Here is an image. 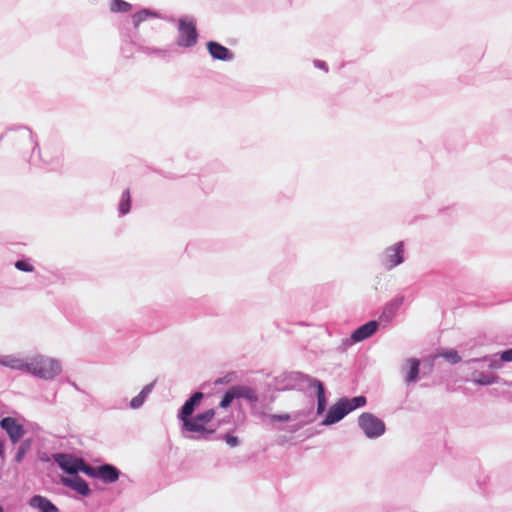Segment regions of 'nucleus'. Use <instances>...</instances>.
<instances>
[{
  "label": "nucleus",
  "mask_w": 512,
  "mask_h": 512,
  "mask_svg": "<svg viewBox=\"0 0 512 512\" xmlns=\"http://www.w3.org/2000/svg\"><path fill=\"white\" fill-rule=\"evenodd\" d=\"M215 409H207L203 412L196 414L197 420L201 421L204 425H207L215 416Z\"/></svg>",
  "instance_id": "32"
},
{
  "label": "nucleus",
  "mask_w": 512,
  "mask_h": 512,
  "mask_svg": "<svg viewBox=\"0 0 512 512\" xmlns=\"http://www.w3.org/2000/svg\"><path fill=\"white\" fill-rule=\"evenodd\" d=\"M79 473H83L85 474L86 476L92 478V479H97L98 480V477H99V465L97 466H92V465H89L85 462L84 459H82L81 461V464H80V468H79Z\"/></svg>",
  "instance_id": "28"
},
{
  "label": "nucleus",
  "mask_w": 512,
  "mask_h": 512,
  "mask_svg": "<svg viewBox=\"0 0 512 512\" xmlns=\"http://www.w3.org/2000/svg\"><path fill=\"white\" fill-rule=\"evenodd\" d=\"M139 49L148 55H157L163 59H169L172 56V53L169 49H160L148 46H141Z\"/></svg>",
  "instance_id": "27"
},
{
  "label": "nucleus",
  "mask_w": 512,
  "mask_h": 512,
  "mask_svg": "<svg viewBox=\"0 0 512 512\" xmlns=\"http://www.w3.org/2000/svg\"><path fill=\"white\" fill-rule=\"evenodd\" d=\"M206 49L213 60L230 62L234 59L233 51L217 41L206 42Z\"/></svg>",
  "instance_id": "11"
},
{
  "label": "nucleus",
  "mask_w": 512,
  "mask_h": 512,
  "mask_svg": "<svg viewBox=\"0 0 512 512\" xmlns=\"http://www.w3.org/2000/svg\"><path fill=\"white\" fill-rule=\"evenodd\" d=\"M132 205V198L130 189H125L120 197L119 203H118V213L119 216H125L127 215L131 210Z\"/></svg>",
  "instance_id": "24"
},
{
  "label": "nucleus",
  "mask_w": 512,
  "mask_h": 512,
  "mask_svg": "<svg viewBox=\"0 0 512 512\" xmlns=\"http://www.w3.org/2000/svg\"><path fill=\"white\" fill-rule=\"evenodd\" d=\"M15 268L22 272H33L34 266L28 259H19L15 262Z\"/></svg>",
  "instance_id": "33"
},
{
  "label": "nucleus",
  "mask_w": 512,
  "mask_h": 512,
  "mask_svg": "<svg viewBox=\"0 0 512 512\" xmlns=\"http://www.w3.org/2000/svg\"><path fill=\"white\" fill-rule=\"evenodd\" d=\"M52 458L66 474L73 476L79 473L82 458L74 457L68 453H54Z\"/></svg>",
  "instance_id": "9"
},
{
  "label": "nucleus",
  "mask_w": 512,
  "mask_h": 512,
  "mask_svg": "<svg viewBox=\"0 0 512 512\" xmlns=\"http://www.w3.org/2000/svg\"><path fill=\"white\" fill-rule=\"evenodd\" d=\"M178 37L176 44L182 48H191L197 44L199 34L196 21L192 17L182 16L178 20Z\"/></svg>",
  "instance_id": "5"
},
{
  "label": "nucleus",
  "mask_w": 512,
  "mask_h": 512,
  "mask_svg": "<svg viewBox=\"0 0 512 512\" xmlns=\"http://www.w3.org/2000/svg\"><path fill=\"white\" fill-rule=\"evenodd\" d=\"M32 444L33 439L31 437L23 439L17 448L13 461L18 464L21 463L28 451L31 449Z\"/></svg>",
  "instance_id": "25"
},
{
  "label": "nucleus",
  "mask_w": 512,
  "mask_h": 512,
  "mask_svg": "<svg viewBox=\"0 0 512 512\" xmlns=\"http://www.w3.org/2000/svg\"><path fill=\"white\" fill-rule=\"evenodd\" d=\"M134 38H136V34L134 36H131L130 42L135 43Z\"/></svg>",
  "instance_id": "44"
},
{
  "label": "nucleus",
  "mask_w": 512,
  "mask_h": 512,
  "mask_svg": "<svg viewBox=\"0 0 512 512\" xmlns=\"http://www.w3.org/2000/svg\"><path fill=\"white\" fill-rule=\"evenodd\" d=\"M495 356H501L502 361L512 362V347L504 351L498 352L497 354H495Z\"/></svg>",
  "instance_id": "38"
},
{
  "label": "nucleus",
  "mask_w": 512,
  "mask_h": 512,
  "mask_svg": "<svg viewBox=\"0 0 512 512\" xmlns=\"http://www.w3.org/2000/svg\"><path fill=\"white\" fill-rule=\"evenodd\" d=\"M234 400H236V395H235L233 387L231 386L223 394V396L219 402V407L222 409H227L232 405Z\"/></svg>",
  "instance_id": "30"
},
{
  "label": "nucleus",
  "mask_w": 512,
  "mask_h": 512,
  "mask_svg": "<svg viewBox=\"0 0 512 512\" xmlns=\"http://www.w3.org/2000/svg\"><path fill=\"white\" fill-rule=\"evenodd\" d=\"M222 439L230 446V447H236L239 445L240 443V440L237 436L231 434V433H226L223 435Z\"/></svg>",
  "instance_id": "36"
},
{
  "label": "nucleus",
  "mask_w": 512,
  "mask_h": 512,
  "mask_svg": "<svg viewBox=\"0 0 512 512\" xmlns=\"http://www.w3.org/2000/svg\"><path fill=\"white\" fill-rule=\"evenodd\" d=\"M61 484L80 494L82 497H89L92 490L88 482L78 474L61 478Z\"/></svg>",
  "instance_id": "10"
},
{
  "label": "nucleus",
  "mask_w": 512,
  "mask_h": 512,
  "mask_svg": "<svg viewBox=\"0 0 512 512\" xmlns=\"http://www.w3.org/2000/svg\"><path fill=\"white\" fill-rule=\"evenodd\" d=\"M62 371L61 363L53 358L37 355L30 362L29 374L44 379L52 380Z\"/></svg>",
  "instance_id": "3"
},
{
  "label": "nucleus",
  "mask_w": 512,
  "mask_h": 512,
  "mask_svg": "<svg viewBox=\"0 0 512 512\" xmlns=\"http://www.w3.org/2000/svg\"><path fill=\"white\" fill-rule=\"evenodd\" d=\"M160 13L151 8H142L138 12L132 15V23L135 30L139 28V25L149 18H160Z\"/></svg>",
  "instance_id": "21"
},
{
  "label": "nucleus",
  "mask_w": 512,
  "mask_h": 512,
  "mask_svg": "<svg viewBox=\"0 0 512 512\" xmlns=\"http://www.w3.org/2000/svg\"><path fill=\"white\" fill-rule=\"evenodd\" d=\"M405 246V241H398L386 247L379 255V261L387 271H391L405 262Z\"/></svg>",
  "instance_id": "6"
},
{
  "label": "nucleus",
  "mask_w": 512,
  "mask_h": 512,
  "mask_svg": "<svg viewBox=\"0 0 512 512\" xmlns=\"http://www.w3.org/2000/svg\"><path fill=\"white\" fill-rule=\"evenodd\" d=\"M358 426L369 439L379 438L386 431L384 421L370 412H363L359 415Z\"/></svg>",
  "instance_id": "7"
},
{
  "label": "nucleus",
  "mask_w": 512,
  "mask_h": 512,
  "mask_svg": "<svg viewBox=\"0 0 512 512\" xmlns=\"http://www.w3.org/2000/svg\"><path fill=\"white\" fill-rule=\"evenodd\" d=\"M132 9V5L125 0H111L110 10L114 13H125Z\"/></svg>",
  "instance_id": "29"
},
{
  "label": "nucleus",
  "mask_w": 512,
  "mask_h": 512,
  "mask_svg": "<svg viewBox=\"0 0 512 512\" xmlns=\"http://www.w3.org/2000/svg\"><path fill=\"white\" fill-rule=\"evenodd\" d=\"M147 400V397L142 394L141 392H139V394L135 397H133L130 402H129V407L131 409H139L140 407L143 406V404L145 403V401Z\"/></svg>",
  "instance_id": "34"
},
{
  "label": "nucleus",
  "mask_w": 512,
  "mask_h": 512,
  "mask_svg": "<svg viewBox=\"0 0 512 512\" xmlns=\"http://www.w3.org/2000/svg\"><path fill=\"white\" fill-rule=\"evenodd\" d=\"M232 387L234 389L236 399H244L250 404H255L259 401V397L255 389L246 385H233Z\"/></svg>",
  "instance_id": "20"
},
{
  "label": "nucleus",
  "mask_w": 512,
  "mask_h": 512,
  "mask_svg": "<svg viewBox=\"0 0 512 512\" xmlns=\"http://www.w3.org/2000/svg\"><path fill=\"white\" fill-rule=\"evenodd\" d=\"M179 422L181 434L186 439L209 440L210 436L215 433V429H210L197 420L196 415L180 419Z\"/></svg>",
  "instance_id": "4"
},
{
  "label": "nucleus",
  "mask_w": 512,
  "mask_h": 512,
  "mask_svg": "<svg viewBox=\"0 0 512 512\" xmlns=\"http://www.w3.org/2000/svg\"><path fill=\"white\" fill-rule=\"evenodd\" d=\"M9 131H18L20 132V137L26 141H28L30 144L33 145V154L35 153V151L37 150L38 151V154H39V157L43 160V162L47 163V164H53L55 162L56 165L59 164V158L56 157L55 159H46V158H43L42 154H41V150H40V147H39V144L37 142V140L35 139V136L32 132V130L27 127V126H17V127H13V128H10Z\"/></svg>",
  "instance_id": "14"
},
{
  "label": "nucleus",
  "mask_w": 512,
  "mask_h": 512,
  "mask_svg": "<svg viewBox=\"0 0 512 512\" xmlns=\"http://www.w3.org/2000/svg\"><path fill=\"white\" fill-rule=\"evenodd\" d=\"M4 136H5V133H2V134L0 135V141H2V140H3Z\"/></svg>",
  "instance_id": "46"
},
{
  "label": "nucleus",
  "mask_w": 512,
  "mask_h": 512,
  "mask_svg": "<svg viewBox=\"0 0 512 512\" xmlns=\"http://www.w3.org/2000/svg\"><path fill=\"white\" fill-rule=\"evenodd\" d=\"M0 428L6 432L12 444H17L26 434V429L23 424L19 423L17 419L11 416L0 419Z\"/></svg>",
  "instance_id": "8"
},
{
  "label": "nucleus",
  "mask_w": 512,
  "mask_h": 512,
  "mask_svg": "<svg viewBox=\"0 0 512 512\" xmlns=\"http://www.w3.org/2000/svg\"><path fill=\"white\" fill-rule=\"evenodd\" d=\"M28 505L40 512H60L59 508L49 498L40 494L33 495L28 500Z\"/></svg>",
  "instance_id": "17"
},
{
  "label": "nucleus",
  "mask_w": 512,
  "mask_h": 512,
  "mask_svg": "<svg viewBox=\"0 0 512 512\" xmlns=\"http://www.w3.org/2000/svg\"><path fill=\"white\" fill-rule=\"evenodd\" d=\"M316 414H314V405L311 404L308 408L299 410L293 415V420H298L303 418V425L312 423L316 419Z\"/></svg>",
  "instance_id": "26"
},
{
  "label": "nucleus",
  "mask_w": 512,
  "mask_h": 512,
  "mask_svg": "<svg viewBox=\"0 0 512 512\" xmlns=\"http://www.w3.org/2000/svg\"><path fill=\"white\" fill-rule=\"evenodd\" d=\"M440 356L443 357L450 364H457L461 361V356L455 349H444L440 353Z\"/></svg>",
  "instance_id": "31"
},
{
  "label": "nucleus",
  "mask_w": 512,
  "mask_h": 512,
  "mask_svg": "<svg viewBox=\"0 0 512 512\" xmlns=\"http://www.w3.org/2000/svg\"><path fill=\"white\" fill-rule=\"evenodd\" d=\"M500 379L496 374L482 371L475 376L473 381L479 386H488L499 383Z\"/></svg>",
  "instance_id": "23"
},
{
  "label": "nucleus",
  "mask_w": 512,
  "mask_h": 512,
  "mask_svg": "<svg viewBox=\"0 0 512 512\" xmlns=\"http://www.w3.org/2000/svg\"><path fill=\"white\" fill-rule=\"evenodd\" d=\"M5 455V444L3 442H0V458L4 460Z\"/></svg>",
  "instance_id": "43"
},
{
  "label": "nucleus",
  "mask_w": 512,
  "mask_h": 512,
  "mask_svg": "<svg viewBox=\"0 0 512 512\" xmlns=\"http://www.w3.org/2000/svg\"><path fill=\"white\" fill-rule=\"evenodd\" d=\"M299 428H300V427H296V426H294V427L291 429V431H292V432H295V431H297Z\"/></svg>",
  "instance_id": "45"
},
{
  "label": "nucleus",
  "mask_w": 512,
  "mask_h": 512,
  "mask_svg": "<svg viewBox=\"0 0 512 512\" xmlns=\"http://www.w3.org/2000/svg\"><path fill=\"white\" fill-rule=\"evenodd\" d=\"M0 365L12 370L29 372L30 363L25 362L15 355H4L0 357Z\"/></svg>",
  "instance_id": "19"
},
{
  "label": "nucleus",
  "mask_w": 512,
  "mask_h": 512,
  "mask_svg": "<svg viewBox=\"0 0 512 512\" xmlns=\"http://www.w3.org/2000/svg\"><path fill=\"white\" fill-rule=\"evenodd\" d=\"M309 388L315 389L317 399L316 415L321 416L328 410V401L326 396L325 384L321 380L315 378L314 380H312Z\"/></svg>",
  "instance_id": "15"
},
{
  "label": "nucleus",
  "mask_w": 512,
  "mask_h": 512,
  "mask_svg": "<svg viewBox=\"0 0 512 512\" xmlns=\"http://www.w3.org/2000/svg\"><path fill=\"white\" fill-rule=\"evenodd\" d=\"M121 471L115 465L110 463H103L99 465V477L98 480L105 484H112L119 480Z\"/></svg>",
  "instance_id": "16"
},
{
  "label": "nucleus",
  "mask_w": 512,
  "mask_h": 512,
  "mask_svg": "<svg viewBox=\"0 0 512 512\" xmlns=\"http://www.w3.org/2000/svg\"><path fill=\"white\" fill-rule=\"evenodd\" d=\"M157 380L152 381L151 383L145 385L142 390L140 391L142 394H144L147 398L150 395V393L155 388Z\"/></svg>",
  "instance_id": "41"
},
{
  "label": "nucleus",
  "mask_w": 512,
  "mask_h": 512,
  "mask_svg": "<svg viewBox=\"0 0 512 512\" xmlns=\"http://www.w3.org/2000/svg\"><path fill=\"white\" fill-rule=\"evenodd\" d=\"M367 398L364 395L354 397L343 396L332 404L320 422L322 426H331L343 420L348 414L366 405Z\"/></svg>",
  "instance_id": "1"
},
{
  "label": "nucleus",
  "mask_w": 512,
  "mask_h": 512,
  "mask_svg": "<svg viewBox=\"0 0 512 512\" xmlns=\"http://www.w3.org/2000/svg\"><path fill=\"white\" fill-rule=\"evenodd\" d=\"M352 334L349 337L342 339L341 345L338 348L340 351H345L350 346L356 344L357 342H352Z\"/></svg>",
  "instance_id": "40"
},
{
  "label": "nucleus",
  "mask_w": 512,
  "mask_h": 512,
  "mask_svg": "<svg viewBox=\"0 0 512 512\" xmlns=\"http://www.w3.org/2000/svg\"><path fill=\"white\" fill-rule=\"evenodd\" d=\"M0 512H4V508L2 505H0Z\"/></svg>",
  "instance_id": "47"
},
{
  "label": "nucleus",
  "mask_w": 512,
  "mask_h": 512,
  "mask_svg": "<svg viewBox=\"0 0 512 512\" xmlns=\"http://www.w3.org/2000/svg\"><path fill=\"white\" fill-rule=\"evenodd\" d=\"M232 376H233V373H228L223 377H219L214 380V385L217 386V385L229 384L232 381Z\"/></svg>",
  "instance_id": "39"
},
{
  "label": "nucleus",
  "mask_w": 512,
  "mask_h": 512,
  "mask_svg": "<svg viewBox=\"0 0 512 512\" xmlns=\"http://www.w3.org/2000/svg\"><path fill=\"white\" fill-rule=\"evenodd\" d=\"M204 399V393L201 391L193 392L188 399L183 403V405L179 408L177 413L178 420L194 416V412L196 408L200 405L201 401Z\"/></svg>",
  "instance_id": "12"
},
{
  "label": "nucleus",
  "mask_w": 512,
  "mask_h": 512,
  "mask_svg": "<svg viewBox=\"0 0 512 512\" xmlns=\"http://www.w3.org/2000/svg\"><path fill=\"white\" fill-rule=\"evenodd\" d=\"M379 320H369L352 331V342H362L372 337L379 329Z\"/></svg>",
  "instance_id": "13"
},
{
  "label": "nucleus",
  "mask_w": 512,
  "mask_h": 512,
  "mask_svg": "<svg viewBox=\"0 0 512 512\" xmlns=\"http://www.w3.org/2000/svg\"><path fill=\"white\" fill-rule=\"evenodd\" d=\"M314 379V377L300 371H285L273 377L269 387L277 391H304L309 388Z\"/></svg>",
  "instance_id": "2"
},
{
  "label": "nucleus",
  "mask_w": 512,
  "mask_h": 512,
  "mask_svg": "<svg viewBox=\"0 0 512 512\" xmlns=\"http://www.w3.org/2000/svg\"><path fill=\"white\" fill-rule=\"evenodd\" d=\"M314 66L318 69H321L325 72H328L329 68H328V64L323 61V60H314Z\"/></svg>",
  "instance_id": "42"
},
{
  "label": "nucleus",
  "mask_w": 512,
  "mask_h": 512,
  "mask_svg": "<svg viewBox=\"0 0 512 512\" xmlns=\"http://www.w3.org/2000/svg\"><path fill=\"white\" fill-rule=\"evenodd\" d=\"M403 303V297L397 298L389 303L386 304L383 312L381 313L379 320L381 321H390L394 315L396 314L397 310L400 308V306Z\"/></svg>",
  "instance_id": "22"
},
{
  "label": "nucleus",
  "mask_w": 512,
  "mask_h": 512,
  "mask_svg": "<svg viewBox=\"0 0 512 512\" xmlns=\"http://www.w3.org/2000/svg\"><path fill=\"white\" fill-rule=\"evenodd\" d=\"M268 417L272 422H289L290 420H293V415L289 413L269 414Z\"/></svg>",
  "instance_id": "35"
},
{
  "label": "nucleus",
  "mask_w": 512,
  "mask_h": 512,
  "mask_svg": "<svg viewBox=\"0 0 512 512\" xmlns=\"http://www.w3.org/2000/svg\"><path fill=\"white\" fill-rule=\"evenodd\" d=\"M420 366L421 361L418 358H408L406 360L405 365L403 366V370L406 371L405 374V383L412 384L416 383L420 380Z\"/></svg>",
  "instance_id": "18"
},
{
  "label": "nucleus",
  "mask_w": 512,
  "mask_h": 512,
  "mask_svg": "<svg viewBox=\"0 0 512 512\" xmlns=\"http://www.w3.org/2000/svg\"><path fill=\"white\" fill-rule=\"evenodd\" d=\"M503 363H505V361H502L501 356L494 355V358L490 359L488 367L490 369H500L503 366Z\"/></svg>",
  "instance_id": "37"
}]
</instances>
